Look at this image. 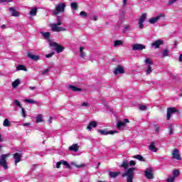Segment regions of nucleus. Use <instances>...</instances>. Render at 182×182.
Here are the masks:
<instances>
[{"mask_svg": "<svg viewBox=\"0 0 182 182\" xmlns=\"http://www.w3.org/2000/svg\"><path fill=\"white\" fill-rule=\"evenodd\" d=\"M48 41L50 48H53V50L56 52V53H62V52L65 50V47L59 44V43H56L52 41V39H49Z\"/></svg>", "mask_w": 182, "mask_h": 182, "instance_id": "nucleus-1", "label": "nucleus"}, {"mask_svg": "<svg viewBox=\"0 0 182 182\" xmlns=\"http://www.w3.org/2000/svg\"><path fill=\"white\" fill-rule=\"evenodd\" d=\"M134 171H136V168H129L127 169V172L122 174V177H127V182H133V178H134Z\"/></svg>", "mask_w": 182, "mask_h": 182, "instance_id": "nucleus-2", "label": "nucleus"}, {"mask_svg": "<svg viewBox=\"0 0 182 182\" xmlns=\"http://www.w3.org/2000/svg\"><path fill=\"white\" fill-rule=\"evenodd\" d=\"M10 156L11 154H2L0 156V167H3L4 170H8V168H9V167L8 166V161H6V159Z\"/></svg>", "mask_w": 182, "mask_h": 182, "instance_id": "nucleus-3", "label": "nucleus"}, {"mask_svg": "<svg viewBox=\"0 0 182 182\" xmlns=\"http://www.w3.org/2000/svg\"><path fill=\"white\" fill-rule=\"evenodd\" d=\"M65 9H66V4L65 3L58 4L55 10L53 11L54 16H58L59 14H62V12H65Z\"/></svg>", "mask_w": 182, "mask_h": 182, "instance_id": "nucleus-4", "label": "nucleus"}, {"mask_svg": "<svg viewBox=\"0 0 182 182\" xmlns=\"http://www.w3.org/2000/svg\"><path fill=\"white\" fill-rule=\"evenodd\" d=\"M145 177L148 180H153L154 178V174L153 173V168H148L144 171Z\"/></svg>", "mask_w": 182, "mask_h": 182, "instance_id": "nucleus-5", "label": "nucleus"}, {"mask_svg": "<svg viewBox=\"0 0 182 182\" xmlns=\"http://www.w3.org/2000/svg\"><path fill=\"white\" fill-rule=\"evenodd\" d=\"M173 113H178V110H177L176 107L167 108V117H166L167 120H170V119H171V114H173Z\"/></svg>", "mask_w": 182, "mask_h": 182, "instance_id": "nucleus-6", "label": "nucleus"}, {"mask_svg": "<svg viewBox=\"0 0 182 182\" xmlns=\"http://www.w3.org/2000/svg\"><path fill=\"white\" fill-rule=\"evenodd\" d=\"M50 28L53 32H62V31H66V28L63 27H59L58 26L54 23L50 24Z\"/></svg>", "mask_w": 182, "mask_h": 182, "instance_id": "nucleus-7", "label": "nucleus"}, {"mask_svg": "<svg viewBox=\"0 0 182 182\" xmlns=\"http://www.w3.org/2000/svg\"><path fill=\"white\" fill-rule=\"evenodd\" d=\"M123 73H124V68L118 65L114 70V75H123Z\"/></svg>", "mask_w": 182, "mask_h": 182, "instance_id": "nucleus-8", "label": "nucleus"}, {"mask_svg": "<svg viewBox=\"0 0 182 182\" xmlns=\"http://www.w3.org/2000/svg\"><path fill=\"white\" fill-rule=\"evenodd\" d=\"M172 157L176 160H181V155H180V151L177 149H174L172 151Z\"/></svg>", "mask_w": 182, "mask_h": 182, "instance_id": "nucleus-9", "label": "nucleus"}, {"mask_svg": "<svg viewBox=\"0 0 182 182\" xmlns=\"http://www.w3.org/2000/svg\"><path fill=\"white\" fill-rule=\"evenodd\" d=\"M164 44V41L163 40H156L154 43H152L151 45L154 48V49H159L161 45Z\"/></svg>", "mask_w": 182, "mask_h": 182, "instance_id": "nucleus-10", "label": "nucleus"}, {"mask_svg": "<svg viewBox=\"0 0 182 182\" xmlns=\"http://www.w3.org/2000/svg\"><path fill=\"white\" fill-rule=\"evenodd\" d=\"M146 49V46L143 44L136 43L132 46V50H143Z\"/></svg>", "mask_w": 182, "mask_h": 182, "instance_id": "nucleus-11", "label": "nucleus"}, {"mask_svg": "<svg viewBox=\"0 0 182 182\" xmlns=\"http://www.w3.org/2000/svg\"><path fill=\"white\" fill-rule=\"evenodd\" d=\"M127 123H129V119H124V122L119 121L117 124V129H122V127H125Z\"/></svg>", "mask_w": 182, "mask_h": 182, "instance_id": "nucleus-12", "label": "nucleus"}, {"mask_svg": "<svg viewBox=\"0 0 182 182\" xmlns=\"http://www.w3.org/2000/svg\"><path fill=\"white\" fill-rule=\"evenodd\" d=\"M14 158L15 160L16 166H18V163H20V161L22 159V154H19V153L16 152L14 154Z\"/></svg>", "mask_w": 182, "mask_h": 182, "instance_id": "nucleus-13", "label": "nucleus"}, {"mask_svg": "<svg viewBox=\"0 0 182 182\" xmlns=\"http://www.w3.org/2000/svg\"><path fill=\"white\" fill-rule=\"evenodd\" d=\"M164 16V14H160L159 16H157L156 17H154L149 19V23H151V25H153L154 23H156V22H157V21H159L160 18Z\"/></svg>", "mask_w": 182, "mask_h": 182, "instance_id": "nucleus-14", "label": "nucleus"}, {"mask_svg": "<svg viewBox=\"0 0 182 182\" xmlns=\"http://www.w3.org/2000/svg\"><path fill=\"white\" fill-rule=\"evenodd\" d=\"M9 11L11 14V16H19V12H18L15 8L10 7Z\"/></svg>", "mask_w": 182, "mask_h": 182, "instance_id": "nucleus-15", "label": "nucleus"}, {"mask_svg": "<svg viewBox=\"0 0 182 182\" xmlns=\"http://www.w3.org/2000/svg\"><path fill=\"white\" fill-rule=\"evenodd\" d=\"M27 56L32 60H39V55H35L32 53H28Z\"/></svg>", "mask_w": 182, "mask_h": 182, "instance_id": "nucleus-16", "label": "nucleus"}, {"mask_svg": "<svg viewBox=\"0 0 182 182\" xmlns=\"http://www.w3.org/2000/svg\"><path fill=\"white\" fill-rule=\"evenodd\" d=\"M92 127H97V122L96 121L90 122L87 127V129L90 131L92 130Z\"/></svg>", "mask_w": 182, "mask_h": 182, "instance_id": "nucleus-17", "label": "nucleus"}, {"mask_svg": "<svg viewBox=\"0 0 182 182\" xmlns=\"http://www.w3.org/2000/svg\"><path fill=\"white\" fill-rule=\"evenodd\" d=\"M69 150L70 151H78L79 145H77V144H73L71 146L69 147Z\"/></svg>", "mask_w": 182, "mask_h": 182, "instance_id": "nucleus-18", "label": "nucleus"}, {"mask_svg": "<svg viewBox=\"0 0 182 182\" xmlns=\"http://www.w3.org/2000/svg\"><path fill=\"white\" fill-rule=\"evenodd\" d=\"M119 174H121L120 171H118V172H112V171H110L109 173V176L111 178H116V177H117V176H119Z\"/></svg>", "mask_w": 182, "mask_h": 182, "instance_id": "nucleus-19", "label": "nucleus"}, {"mask_svg": "<svg viewBox=\"0 0 182 182\" xmlns=\"http://www.w3.org/2000/svg\"><path fill=\"white\" fill-rule=\"evenodd\" d=\"M69 89H70L73 92H82V88H78L74 85H69Z\"/></svg>", "mask_w": 182, "mask_h": 182, "instance_id": "nucleus-20", "label": "nucleus"}, {"mask_svg": "<svg viewBox=\"0 0 182 182\" xmlns=\"http://www.w3.org/2000/svg\"><path fill=\"white\" fill-rule=\"evenodd\" d=\"M149 150L155 153L157 151V148H156V144L154 142H151L149 145Z\"/></svg>", "mask_w": 182, "mask_h": 182, "instance_id": "nucleus-21", "label": "nucleus"}, {"mask_svg": "<svg viewBox=\"0 0 182 182\" xmlns=\"http://www.w3.org/2000/svg\"><path fill=\"white\" fill-rule=\"evenodd\" d=\"M36 14H38V8L34 7L30 11V15L31 16H36Z\"/></svg>", "mask_w": 182, "mask_h": 182, "instance_id": "nucleus-22", "label": "nucleus"}, {"mask_svg": "<svg viewBox=\"0 0 182 182\" xmlns=\"http://www.w3.org/2000/svg\"><path fill=\"white\" fill-rule=\"evenodd\" d=\"M16 70H23L24 72H26L28 70L26 69V66L23 65H19L16 67Z\"/></svg>", "mask_w": 182, "mask_h": 182, "instance_id": "nucleus-23", "label": "nucleus"}, {"mask_svg": "<svg viewBox=\"0 0 182 182\" xmlns=\"http://www.w3.org/2000/svg\"><path fill=\"white\" fill-rule=\"evenodd\" d=\"M19 85H21V80H19V79H16L15 81L12 82L13 87H18Z\"/></svg>", "mask_w": 182, "mask_h": 182, "instance_id": "nucleus-24", "label": "nucleus"}, {"mask_svg": "<svg viewBox=\"0 0 182 182\" xmlns=\"http://www.w3.org/2000/svg\"><path fill=\"white\" fill-rule=\"evenodd\" d=\"M84 50H85V48L83 46L80 47V58H85V56H86V53L83 52Z\"/></svg>", "mask_w": 182, "mask_h": 182, "instance_id": "nucleus-25", "label": "nucleus"}, {"mask_svg": "<svg viewBox=\"0 0 182 182\" xmlns=\"http://www.w3.org/2000/svg\"><path fill=\"white\" fill-rule=\"evenodd\" d=\"M133 159H136V160H139V161H145L144 157L141 155H134Z\"/></svg>", "mask_w": 182, "mask_h": 182, "instance_id": "nucleus-26", "label": "nucleus"}, {"mask_svg": "<svg viewBox=\"0 0 182 182\" xmlns=\"http://www.w3.org/2000/svg\"><path fill=\"white\" fill-rule=\"evenodd\" d=\"M43 36L44 39H47L49 43V39H51L50 38V33H49V32L43 33Z\"/></svg>", "mask_w": 182, "mask_h": 182, "instance_id": "nucleus-27", "label": "nucleus"}, {"mask_svg": "<svg viewBox=\"0 0 182 182\" xmlns=\"http://www.w3.org/2000/svg\"><path fill=\"white\" fill-rule=\"evenodd\" d=\"M3 126H4V127H9L11 126V122H9V119H5L3 122Z\"/></svg>", "mask_w": 182, "mask_h": 182, "instance_id": "nucleus-28", "label": "nucleus"}, {"mask_svg": "<svg viewBox=\"0 0 182 182\" xmlns=\"http://www.w3.org/2000/svg\"><path fill=\"white\" fill-rule=\"evenodd\" d=\"M121 167H123V168H125V170H127V168H129V161H124L121 165Z\"/></svg>", "mask_w": 182, "mask_h": 182, "instance_id": "nucleus-29", "label": "nucleus"}, {"mask_svg": "<svg viewBox=\"0 0 182 182\" xmlns=\"http://www.w3.org/2000/svg\"><path fill=\"white\" fill-rule=\"evenodd\" d=\"M180 176V171L177 170V169H174L173 171V176L175 178H177V177H178Z\"/></svg>", "mask_w": 182, "mask_h": 182, "instance_id": "nucleus-30", "label": "nucleus"}, {"mask_svg": "<svg viewBox=\"0 0 182 182\" xmlns=\"http://www.w3.org/2000/svg\"><path fill=\"white\" fill-rule=\"evenodd\" d=\"M43 122V117L42 114H38L36 117V123H42Z\"/></svg>", "mask_w": 182, "mask_h": 182, "instance_id": "nucleus-31", "label": "nucleus"}, {"mask_svg": "<svg viewBox=\"0 0 182 182\" xmlns=\"http://www.w3.org/2000/svg\"><path fill=\"white\" fill-rule=\"evenodd\" d=\"M153 65H148L147 69H146V75H150L151 72H153Z\"/></svg>", "mask_w": 182, "mask_h": 182, "instance_id": "nucleus-32", "label": "nucleus"}, {"mask_svg": "<svg viewBox=\"0 0 182 182\" xmlns=\"http://www.w3.org/2000/svg\"><path fill=\"white\" fill-rule=\"evenodd\" d=\"M62 161V164L63 166H66V168H72V166H70V164H69V163H68V161H65V160H61Z\"/></svg>", "mask_w": 182, "mask_h": 182, "instance_id": "nucleus-33", "label": "nucleus"}, {"mask_svg": "<svg viewBox=\"0 0 182 182\" xmlns=\"http://www.w3.org/2000/svg\"><path fill=\"white\" fill-rule=\"evenodd\" d=\"M119 45H123V41L122 40H117L114 41V46L116 48V46H119Z\"/></svg>", "mask_w": 182, "mask_h": 182, "instance_id": "nucleus-34", "label": "nucleus"}, {"mask_svg": "<svg viewBox=\"0 0 182 182\" xmlns=\"http://www.w3.org/2000/svg\"><path fill=\"white\" fill-rule=\"evenodd\" d=\"M147 17V14H146V13L143 14L141 16V18L139 19V22H144V21H146V18Z\"/></svg>", "mask_w": 182, "mask_h": 182, "instance_id": "nucleus-35", "label": "nucleus"}, {"mask_svg": "<svg viewBox=\"0 0 182 182\" xmlns=\"http://www.w3.org/2000/svg\"><path fill=\"white\" fill-rule=\"evenodd\" d=\"M70 6H71V8H73V9H75V11L78 8L77 3H76V2L71 3Z\"/></svg>", "mask_w": 182, "mask_h": 182, "instance_id": "nucleus-36", "label": "nucleus"}, {"mask_svg": "<svg viewBox=\"0 0 182 182\" xmlns=\"http://www.w3.org/2000/svg\"><path fill=\"white\" fill-rule=\"evenodd\" d=\"M98 133H100V134H102V136H107V134H108L107 131H106V130L99 129Z\"/></svg>", "mask_w": 182, "mask_h": 182, "instance_id": "nucleus-37", "label": "nucleus"}, {"mask_svg": "<svg viewBox=\"0 0 182 182\" xmlns=\"http://www.w3.org/2000/svg\"><path fill=\"white\" fill-rule=\"evenodd\" d=\"M174 180H176V178L173 176H169L167 179H166V182H174Z\"/></svg>", "mask_w": 182, "mask_h": 182, "instance_id": "nucleus-38", "label": "nucleus"}, {"mask_svg": "<svg viewBox=\"0 0 182 182\" xmlns=\"http://www.w3.org/2000/svg\"><path fill=\"white\" fill-rule=\"evenodd\" d=\"M154 129H155V132L156 133H159V132L160 131V125H159V124H156L154 125Z\"/></svg>", "mask_w": 182, "mask_h": 182, "instance_id": "nucleus-39", "label": "nucleus"}, {"mask_svg": "<svg viewBox=\"0 0 182 182\" xmlns=\"http://www.w3.org/2000/svg\"><path fill=\"white\" fill-rule=\"evenodd\" d=\"M145 63H146V65H153V61H151L150 60V58H146L145 60Z\"/></svg>", "mask_w": 182, "mask_h": 182, "instance_id": "nucleus-40", "label": "nucleus"}, {"mask_svg": "<svg viewBox=\"0 0 182 182\" xmlns=\"http://www.w3.org/2000/svg\"><path fill=\"white\" fill-rule=\"evenodd\" d=\"M163 56H164V58H166V56H168V49L166 48L163 51Z\"/></svg>", "mask_w": 182, "mask_h": 182, "instance_id": "nucleus-41", "label": "nucleus"}, {"mask_svg": "<svg viewBox=\"0 0 182 182\" xmlns=\"http://www.w3.org/2000/svg\"><path fill=\"white\" fill-rule=\"evenodd\" d=\"M168 129L169 130V134L171 136V134H173V125L170 124Z\"/></svg>", "mask_w": 182, "mask_h": 182, "instance_id": "nucleus-42", "label": "nucleus"}, {"mask_svg": "<svg viewBox=\"0 0 182 182\" xmlns=\"http://www.w3.org/2000/svg\"><path fill=\"white\" fill-rule=\"evenodd\" d=\"M21 114L23 117H26V112H25V108L21 107Z\"/></svg>", "mask_w": 182, "mask_h": 182, "instance_id": "nucleus-43", "label": "nucleus"}, {"mask_svg": "<svg viewBox=\"0 0 182 182\" xmlns=\"http://www.w3.org/2000/svg\"><path fill=\"white\" fill-rule=\"evenodd\" d=\"M80 16H82L83 18H86L87 16V13L86 11H81L80 13Z\"/></svg>", "mask_w": 182, "mask_h": 182, "instance_id": "nucleus-44", "label": "nucleus"}, {"mask_svg": "<svg viewBox=\"0 0 182 182\" xmlns=\"http://www.w3.org/2000/svg\"><path fill=\"white\" fill-rule=\"evenodd\" d=\"M25 102H26V103H36V101L33 100H29V99L25 100Z\"/></svg>", "mask_w": 182, "mask_h": 182, "instance_id": "nucleus-45", "label": "nucleus"}, {"mask_svg": "<svg viewBox=\"0 0 182 182\" xmlns=\"http://www.w3.org/2000/svg\"><path fill=\"white\" fill-rule=\"evenodd\" d=\"M15 104L16 105V106H18V107H20V109H21L22 105H21V102H19L18 100H16Z\"/></svg>", "mask_w": 182, "mask_h": 182, "instance_id": "nucleus-46", "label": "nucleus"}, {"mask_svg": "<svg viewBox=\"0 0 182 182\" xmlns=\"http://www.w3.org/2000/svg\"><path fill=\"white\" fill-rule=\"evenodd\" d=\"M139 26L140 29H143V28H144V24L143 23V21H139Z\"/></svg>", "mask_w": 182, "mask_h": 182, "instance_id": "nucleus-47", "label": "nucleus"}, {"mask_svg": "<svg viewBox=\"0 0 182 182\" xmlns=\"http://www.w3.org/2000/svg\"><path fill=\"white\" fill-rule=\"evenodd\" d=\"M55 55V52H52L51 53L47 54L46 55V58H52V56H53Z\"/></svg>", "mask_w": 182, "mask_h": 182, "instance_id": "nucleus-48", "label": "nucleus"}, {"mask_svg": "<svg viewBox=\"0 0 182 182\" xmlns=\"http://www.w3.org/2000/svg\"><path fill=\"white\" fill-rule=\"evenodd\" d=\"M147 109V107H146V105H140L139 106V109L140 110H142V111H144Z\"/></svg>", "mask_w": 182, "mask_h": 182, "instance_id": "nucleus-49", "label": "nucleus"}, {"mask_svg": "<svg viewBox=\"0 0 182 182\" xmlns=\"http://www.w3.org/2000/svg\"><path fill=\"white\" fill-rule=\"evenodd\" d=\"M176 2H177V0H169L168 5H173V4H176Z\"/></svg>", "mask_w": 182, "mask_h": 182, "instance_id": "nucleus-50", "label": "nucleus"}, {"mask_svg": "<svg viewBox=\"0 0 182 182\" xmlns=\"http://www.w3.org/2000/svg\"><path fill=\"white\" fill-rule=\"evenodd\" d=\"M50 70V68H47L44 70L43 71H42V75H46V73H48Z\"/></svg>", "mask_w": 182, "mask_h": 182, "instance_id": "nucleus-51", "label": "nucleus"}, {"mask_svg": "<svg viewBox=\"0 0 182 182\" xmlns=\"http://www.w3.org/2000/svg\"><path fill=\"white\" fill-rule=\"evenodd\" d=\"M60 166H62V160L57 162L56 164V168H59L60 167Z\"/></svg>", "mask_w": 182, "mask_h": 182, "instance_id": "nucleus-52", "label": "nucleus"}, {"mask_svg": "<svg viewBox=\"0 0 182 182\" xmlns=\"http://www.w3.org/2000/svg\"><path fill=\"white\" fill-rule=\"evenodd\" d=\"M107 133H108V134H116V133H117V132L116 130H114V131H108Z\"/></svg>", "mask_w": 182, "mask_h": 182, "instance_id": "nucleus-53", "label": "nucleus"}, {"mask_svg": "<svg viewBox=\"0 0 182 182\" xmlns=\"http://www.w3.org/2000/svg\"><path fill=\"white\" fill-rule=\"evenodd\" d=\"M129 166H136V161H129Z\"/></svg>", "mask_w": 182, "mask_h": 182, "instance_id": "nucleus-54", "label": "nucleus"}, {"mask_svg": "<svg viewBox=\"0 0 182 182\" xmlns=\"http://www.w3.org/2000/svg\"><path fill=\"white\" fill-rule=\"evenodd\" d=\"M75 166H77V168H80L82 167H85V164L75 165Z\"/></svg>", "mask_w": 182, "mask_h": 182, "instance_id": "nucleus-55", "label": "nucleus"}, {"mask_svg": "<svg viewBox=\"0 0 182 182\" xmlns=\"http://www.w3.org/2000/svg\"><path fill=\"white\" fill-rule=\"evenodd\" d=\"M81 106H82V107L89 106V103L85 102H83V103L81 105Z\"/></svg>", "mask_w": 182, "mask_h": 182, "instance_id": "nucleus-56", "label": "nucleus"}, {"mask_svg": "<svg viewBox=\"0 0 182 182\" xmlns=\"http://www.w3.org/2000/svg\"><path fill=\"white\" fill-rule=\"evenodd\" d=\"M55 25H56L57 26H60V25H62V22L61 21H58L56 23H54Z\"/></svg>", "mask_w": 182, "mask_h": 182, "instance_id": "nucleus-57", "label": "nucleus"}, {"mask_svg": "<svg viewBox=\"0 0 182 182\" xmlns=\"http://www.w3.org/2000/svg\"><path fill=\"white\" fill-rule=\"evenodd\" d=\"M97 19H99V17L97 16H93V21H97Z\"/></svg>", "mask_w": 182, "mask_h": 182, "instance_id": "nucleus-58", "label": "nucleus"}, {"mask_svg": "<svg viewBox=\"0 0 182 182\" xmlns=\"http://www.w3.org/2000/svg\"><path fill=\"white\" fill-rule=\"evenodd\" d=\"M29 89H30V90H35V89H36V87L30 86Z\"/></svg>", "mask_w": 182, "mask_h": 182, "instance_id": "nucleus-59", "label": "nucleus"}, {"mask_svg": "<svg viewBox=\"0 0 182 182\" xmlns=\"http://www.w3.org/2000/svg\"><path fill=\"white\" fill-rule=\"evenodd\" d=\"M48 123L52 124V117H50V119L48 120Z\"/></svg>", "mask_w": 182, "mask_h": 182, "instance_id": "nucleus-60", "label": "nucleus"}, {"mask_svg": "<svg viewBox=\"0 0 182 182\" xmlns=\"http://www.w3.org/2000/svg\"><path fill=\"white\" fill-rule=\"evenodd\" d=\"M179 62H182V54L179 56Z\"/></svg>", "mask_w": 182, "mask_h": 182, "instance_id": "nucleus-61", "label": "nucleus"}, {"mask_svg": "<svg viewBox=\"0 0 182 182\" xmlns=\"http://www.w3.org/2000/svg\"><path fill=\"white\" fill-rule=\"evenodd\" d=\"M129 28H130V26L129 25H127V26H124L125 30L129 29Z\"/></svg>", "mask_w": 182, "mask_h": 182, "instance_id": "nucleus-62", "label": "nucleus"}, {"mask_svg": "<svg viewBox=\"0 0 182 182\" xmlns=\"http://www.w3.org/2000/svg\"><path fill=\"white\" fill-rule=\"evenodd\" d=\"M24 126H26V127L31 126V123H25Z\"/></svg>", "mask_w": 182, "mask_h": 182, "instance_id": "nucleus-63", "label": "nucleus"}, {"mask_svg": "<svg viewBox=\"0 0 182 182\" xmlns=\"http://www.w3.org/2000/svg\"><path fill=\"white\" fill-rule=\"evenodd\" d=\"M123 4H124V5H127V0H123Z\"/></svg>", "mask_w": 182, "mask_h": 182, "instance_id": "nucleus-64", "label": "nucleus"}]
</instances>
